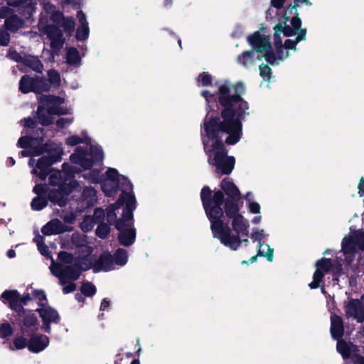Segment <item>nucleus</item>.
<instances>
[{"mask_svg": "<svg viewBox=\"0 0 364 364\" xmlns=\"http://www.w3.org/2000/svg\"><path fill=\"white\" fill-rule=\"evenodd\" d=\"M263 53H264L263 57L265 58L266 61L271 65H274L277 57L272 49V44H270V48H266V50H264Z\"/></svg>", "mask_w": 364, "mask_h": 364, "instance_id": "5fc2aeb1", "label": "nucleus"}, {"mask_svg": "<svg viewBox=\"0 0 364 364\" xmlns=\"http://www.w3.org/2000/svg\"><path fill=\"white\" fill-rule=\"evenodd\" d=\"M65 143L66 144L71 146L77 145L81 143H86L87 144H88L90 143V138L86 136L85 139H83L82 138L80 137L77 135H72L66 139Z\"/></svg>", "mask_w": 364, "mask_h": 364, "instance_id": "de8ad7c7", "label": "nucleus"}, {"mask_svg": "<svg viewBox=\"0 0 364 364\" xmlns=\"http://www.w3.org/2000/svg\"><path fill=\"white\" fill-rule=\"evenodd\" d=\"M136 235V229L129 227L124 230H121L118 234L117 239L120 245L124 247H129L135 242Z\"/></svg>", "mask_w": 364, "mask_h": 364, "instance_id": "b1692460", "label": "nucleus"}, {"mask_svg": "<svg viewBox=\"0 0 364 364\" xmlns=\"http://www.w3.org/2000/svg\"><path fill=\"white\" fill-rule=\"evenodd\" d=\"M43 86L45 84L41 80V77H31L28 75H24L19 80L18 89L23 94L34 92L36 95H41L44 92Z\"/></svg>", "mask_w": 364, "mask_h": 364, "instance_id": "9b49d317", "label": "nucleus"}, {"mask_svg": "<svg viewBox=\"0 0 364 364\" xmlns=\"http://www.w3.org/2000/svg\"><path fill=\"white\" fill-rule=\"evenodd\" d=\"M22 65L39 73H41L43 69V65L39 60V58L36 56L31 55H27L23 56Z\"/></svg>", "mask_w": 364, "mask_h": 364, "instance_id": "bb28decb", "label": "nucleus"}, {"mask_svg": "<svg viewBox=\"0 0 364 364\" xmlns=\"http://www.w3.org/2000/svg\"><path fill=\"white\" fill-rule=\"evenodd\" d=\"M255 52L253 50H245L237 58V62L242 64L245 67L247 65L249 60H253Z\"/></svg>", "mask_w": 364, "mask_h": 364, "instance_id": "c03bdc74", "label": "nucleus"}, {"mask_svg": "<svg viewBox=\"0 0 364 364\" xmlns=\"http://www.w3.org/2000/svg\"><path fill=\"white\" fill-rule=\"evenodd\" d=\"M50 189L48 187L47 184L37 183L33 188V192L37 195L38 197H48V191Z\"/></svg>", "mask_w": 364, "mask_h": 364, "instance_id": "8fccbe9b", "label": "nucleus"}, {"mask_svg": "<svg viewBox=\"0 0 364 364\" xmlns=\"http://www.w3.org/2000/svg\"><path fill=\"white\" fill-rule=\"evenodd\" d=\"M50 151L49 143H45L44 144L33 146L30 150H22L19 152V156L21 157L38 156L46 152H50Z\"/></svg>", "mask_w": 364, "mask_h": 364, "instance_id": "a878e982", "label": "nucleus"}, {"mask_svg": "<svg viewBox=\"0 0 364 364\" xmlns=\"http://www.w3.org/2000/svg\"><path fill=\"white\" fill-rule=\"evenodd\" d=\"M80 186L75 179L69 183L63 182L58 184V188H53L48 191V201L60 208L65 207L70 201V194Z\"/></svg>", "mask_w": 364, "mask_h": 364, "instance_id": "39448f33", "label": "nucleus"}, {"mask_svg": "<svg viewBox=\"0 0 364 364\" xmlns=\"http://www.w3.org/2000/svg\"><path fill=\"white\" fill-rule=\"evenodd\" d=\"M42 31L50 40L62 38L63 36V33L60 30V26L54 24L46 25Z\"/></svg>", "mask_w": 364, "mask_h": 364, "instance_id": "c756f323", "label": "nucleus"}, {"mask_svg": "<svg viewBox=\"0 0 364 364\" xmlns=\"http://www.w3.org/2000/svg\"><path fill=\"white\" fill-rule=\"evenodd\" d=\"M75 19L72 16L65 17L60 26L68 36H71L75 31Z\"/></svg>", "mask_w": 364, "mask_h": 364, "instance_id": "e433bc0d", "label": "nucleus"}, {"mask_svg": "<svg viewBox=\"0 0 364 364\" xmlns=\"http://www.w3.org/2000/svg\"><path fill=\"white\" fill-rule=\"evenodd\" d=\"M52 166V161H50V158L47 156H43L37 161L36 167V168H46L50 169V166Z\"/></svg>", "mask_w": 364, "mask_h": 364, "instance_id": "e2e57ef3", "label": "nucleus"}, {"mask_svg": "<svg viewBox=\"0 0 364 364\" xmlns=\"http://www.w3.org/2000/svg\"><path fill=\"white\" fill-rule=\"evenodd\" d=\"M119 208V206L117 204V202L114 204L109 205L106 209V219L109 225H113L114 221L117 220L116 210Z\"/></svg>", "mask_w": 364, "mask_h": 364, "instance_id": "a19ab883", "label": "nucleus"}, {"mask_svg": "<svg viewBox=\"0 0 364 364\" xmlns=\"http://www.w3.org/2000/svg\"><path fill=\"white\" fill-rule=\"evenodd\" d=\"M106 176L109 181L113 184L108 182H104L102 186V191L108 196H111L117 192L119 183V174L117 169L109 168L106 171Z\"/></svg>", "mask_w": 364, "mask_h": 364, "instance_id": "a211bd4d", "label": "nucleus"}, {"mask_svg": "<svg viewBox=\"0 0 364 364\" xmlns=\"http://www.w3.org/2000/svg\"><path fill=\"white\" fill-rule=\"evenodd\" d=\"M90 33L88 25H80L76 30L75 38L77 41H82L86 40Z\"/></svg>", "mask_w": 364, "mask_h": 364, "instance_id": "49530a36", "label": "nucleus"}, {"mask_svg": "<svg viewBox=\"0 0 364 364\" xmlns=\"http://www.w3.org/2000/svg\"><path fill=\"white\" fill-rule=\"evenodd\" d=\"M242 221L234 228L229 226V223L223 220L222 228L216 229L213 228L210 223V230L214 238H217L225 247L232 250H237L242 242H248V239H242V237H247L249 235V223L243 217Z\"/></svg>", "mask_w": 364, "mask_h": 364, "instance_id": "20e7f679", "label": "nucleus"}, {"mask_svg": "<svg viewBox=\"0 0 364 364\" xmlns=\"http://www.w3.org/2000/svg\"><path fill=\"white\" fill-rule=\"evenodd\" d=\"M65 42V39L63 36L62 38L50 39V48L54 52L58 53L63 48Z\"/></svg>", "mask_w": 364, "mask_h": 364, "instance_id": "052dcab7", "label": "nucleus"}, {"mask_svg": "<svg viewBox=\"0 0 364 364\" xmlns=\"http://www.w3.org/2000/svg\"><path fill=\"white\" fill-rule=\"evenodd\" d=\"M38 102L48 107L47 112L49 114L63 115L68 113L66 109L60 107L65 102V99L62 97L41 93L38 97Z\"/></svg>", "mask_w": 364, "mask_h": 364, "instance_id": "6e6552de", "label": "nucleus"}, {"mask_svg": "<svg viewBox=\"0 0 364 364\" xmlns=\"http://www.w3.org/2000/svg\"><path fill=\"white\" fill-rule=\"evenodd\" d=\"M11 40V36L7 30L0 27V46H7Z\"/></svg>", "mask_w": 364, "mask_h": 364, "instance_id": "0e129e2a", "label": "nucleus"}, {"mask_svg": "<svg viewBox=\"0 0 364 364\" xmlns=\"http://www.w3.org/2000/svg\"><path fill=\"white\" fill-rule=\"evenodd\" d=\"M242 123L232 130L216 129L215 134L208 135L200 132L204 152L208 156V162L215 167V172L220 175H229L234 169L235 159L228 156L227 145H235L242 136Z\"/></svg>", "mask_w": 364, "mask_h": 364, "instance_id": "7ed1b4c3", "label": "nucleus"}, {"mask_svg": "<svg viewBox=\"0 0 364 364\" xmlns=\"http://www.w3.org/2000/svg\"><path fill=\"white\" fill-rule=\"evenodd\" d=\"M24 20L16 14H12L7 17L4 21L5 29L11 33L17 32L20 28H23Z\"/></svg>", "mask_w": 364, "mask_h": 364, "instance_id": "393cba45", "label": "nucleus"}, {"mask_svg": "<svg viewBox=\"0 0 364 364\" xmlns=\"http://www.w3.org/2000/svg\"><path fill=\"white\" fill-rule=\"evenodd\" d=\"M82 198L87 205H92L97 200V191L92 187H85L82 193Z\"/></svg>", "mask_w": 364, "mask_h": 364, "instance_id": "7c9ffc66", "label": "nucleus"}, {"mask_svg": "<svg viewBox=\"0 0 364 364\" xmlns=\"http://www.w3.org/2000/svg\"><path fill=\"white\" fill-rule=\"evenodd\" d=\"M16 320L18 322L21 331L23 334L33 333L37 331L38 318L36 314L22 307L16 311Z\"/></svg>", "mask_w": 364, "mask_h": 364, "instance_id": "0eeeda50", "label": "nucleus"}, {"mask_svg": "<svg viewBox=\"0 0 364 364\" xmlns=\"http://www.w3.org/2000/svg\"><path fill=\"white\" fill-rule=\"evenodd\" d=\"M58 258L65 264H72L76 259L72 253L65 251H60L58 255Z\"/></svg>", "mask_w": 364, "mask_h": 364, "instance_id": "4d7b16f0", "label": "nucleus"}, {"mask_svg": "<svg viewBox=\"0 0 364 364\" xmlns=\"http://www.w3.org/2000/svg\"><path fill=\"white\" fill-rule=\"evenodd\" d=\"M41 80L45 84V86L43 87L44 92H49L52 85L56 88L60 86V73L54 69H50L48 71V79L41 77Z\"/></svg>", "mask_w": 364, "mask_h": 364, "instance_id": "5701e85b", "label": "nucleus"}, {"mask_svg": "<svg viewBox=\"0 0 364 364\" xmlns=\"http://www.w3.org/2000/svg\"><path fill=\"white\" fill-rule=\"evenodd\" d=\"M57 269H59V273L55 272L54 269H51L52 274L55 277L76 281L80 277L82 271H87L91 269V264H88L87 267H82L80 265V262L75 261L73 265H66L65 267L58 263Z\"/></svg>", "mask_w": 364, "mask_h": 364, "instance_id": "9d476101", "label": "nucleus"}, {"mask_svg": "<svg viewBox=\"0 0 364 364\" xmlns=\"http://www.w3.org/2000/svg\"><path fill=\"white\" fill-rule=\"evenodd\" d=\"M28 341H27L26 338L23 336H16L13 341V344L16 350H21L26 347L28 348Z\"/></svg>", "mask_w": 364, "mask_h": 364, "instance_id": "bf43d9fd", "label": "nucleus"}, {"mask_svg": "<svg viewBox=\"0 0 364 364\" xmlns=\"http://www.w3.org/2000/svg\"><path fill=\"white\" fill-rule=\"evenodd\" d=\"M291 14H294V16L291 19V27L296 31L301 28V20L299 16L297 9L293 10Z\"/></svg>", "mask_w": 364, "mask_h": 364, "instance_id": "69168bd1", "label": "nucleus"}, {"mask_svg": "<svg viewBox=\"0 0 364 364\" xmlns=\"http://www.w3.org/2000/svg\"><path fill=\"white\" fill-rule=\"evenodd\" d=\"M8 4L13 7H17L18 13L26 19H29L36 11V4L31 0H16L9 1Z\"/></svg>", "mask_w": 364, "mask_h": 364, "instance_id": "6ab92c4d", "label": "nucleus"}, {"mask_svg": "<svg viewBox=\"0 0 364 364\" xmlns=\"http://www.w3.org/2000/svg\"><path fill=\"white\" fill-rule=\"evenodd\" d=\"M113 257V263L119 266H124L128 261V253L126 250L118 248L114 252Z\"/></svg>", "mask_w": 364, "mask_h": 364, "instance_id": "473e14b6", "label": "nucleus"}, {"mask_svg": "<svg viewBox=\"0 0 364 364\" xmlns=\"http://www.w3.org/2000/svg\"><path fill=\"white\" fill-rule=\"evenodd\" d=\"M336 349L337 351L342 355L343 359H348L353 355V351L354 350L355 345L350 343L349 345L346 341L342 338L336 340Z\"/></svg>", "mask_w": 364, "mask_h": 364, "instance_id": "cd10ccee", "label": "nucleus"}, {"mask_svg": "<svg viewBox=\"0 0 364 364\" xmlns=\"http://www.w3.org/2000/svg\"><path fill=\"white\" fill-rule=\"evenodd\" d=\"M50 144V149H51L50 152H48L49 154L47 157L50 158V161H52V165L56 162H58L61 160L63 151L58 148L53 147L52 144Z\"/></svg>", "mask_w": 364, "mask_h": 364, "instance_id": "09e8293b", "label": "nucleus"}, {"mask_svg": "<svg viewBox=\"0 0 364 364\" xmlns=\"http://www.w3.org/2000/svg\"><path fill=\"white\" fill-rule=\"evenodd\" d=\"M48 203V197H35L33 198L31 206L33 210L40 211L45 208Z\"/></svg>", "mask_w": 364, "mask_h": 364, "instance_id": "4c0bfd02", "label": "nucleus"}, {"mask_svg": "<svg viewBox=\"0 0 364 364\" xmlns=\"http://www.w3.org/2000/svg\"><path fill=\"white\" fill-rule=\"evenodd\" d=\"M249 44L252 50L257 53H262L266 48H270V37L260 33L259 31L254 32L247 38Z\"/></svg>", "mask_w": 364, "mask_h": 364, "instance_id": "4468645a", "label": "nucleus"}, {"mask_svg": "<svg viewBox=\"0 0 364 364\" xmlns=\"http://www.w3.org/2000/svg\"><path fill=\"white\" fill-rule=\"evenodd\" d=\"M288 14H289V13H286L285 10L284 14V21L283 23H279L275 26H281L280 28L282 30V33H283L284 36L291 37L296 34V31L291 26L287 25V22L289 20Z\"/></svg>", "mask_w": 364, "mask_h": 364, "instance_id": "f704fd0d", "label": "nucleus"}, {"mask_svg": "<svg viewBox=\"0 0 364 364\" xmlns=\"http://www.w3.org/2000/svg\"><path fill=\"white\" fill-rule=\"evenodd\" d=\"M30 338L28 343V349L33 353H38L46 349L50 343L49 338L43 334L33 333H28Z\"/></svg>", "mask_w": 364, "mask_h": 364, "instance_id": "2eb2a0df", "label": "nucleus"}, {"mask_svg": "<svg viewBox=\"0 0 364 364\" xmlns=\"http://www.w3.org/2000/svg\"><path fill=\"white\" fill-rule=\"evenodd\" d=\"M345 311L348 317H353L357 322L364 321V305L357 299H351L345 306Z\"/></svg>", "mask_w": 364, "mask_h": 364, "instance_id": "f3484780", "label": "nucleus"}, {"mask_svg": "<svg viewBox=\"0 0 364 364\" xmlns=\"http://www.w3.org/2000/svg\"><path fill=\"white\" fill-rule=\"evenodd\" d=\"M198 85L203 87L211 86L213 83L212 75L208 72H203L197 77Z\"/></svg>", "mask_w": 364, "mask_h": 364, "instance_id": "37998d69", "label": "nucleus"}, {"mask_svg": "<svg viewBox=\"0 0 364 364\" xmlns=\"http://www.w3.org/2000/svg\"><path fill=\"white\" fill-rule=\"evenodd\" d=\"M342 250L345 254L353 253L356 250V245L354 242L353 236L345 237L341 242Z\"/></svg>", "mask_w": 364, "mask_h": 364, "instance_id": "c9c22d12", "label": "nucleus"}, {"mask_svg": "<svg viewBox=\"0 0 364 364\" xmlns=\"http://www.w3.org/2000/svg\"><path fill=\"white\" fill-rule=\"evenodd\" d=\"M245 93V86L241 81H225L215 93L203 90L201 96L206 102L207 114L200 124V132L213 135L216 129L230 131L242 124L250 114L249 103L242 97Z\"/></svg>", "mask_w": 364, "mask_h": 364, "instance_id": "f257e3e1", "label": "nucleus"}, {"mask_svg": "<svg viewBox=\"0 0 364 364\" xmlns=\"http://www.w3.org/2000/svg\"><path fill=\"white\" fill-rule=\"evenodd\" d=\"M65 231L64 225L58 219H53L48 222L41 228V232L44 235H53L63 233Z\"/></svg>", "mask_w": 364, "mask_h": 364, "instance_id": "4be33fe9", "label": "nucleus"}, {"mask_svg": "<svg viewBox=\"0 0 364 364\" xmlns=\"http://www.w3.org/2000/svg\"><path fill=\"white\" fill-rule=\"evenodd\" d=\"M80 290L82 294L87 297L93 296L97 292L96 287L90 282H82Z\"/></svg>", "mask_w": 364, "mask_h": 364, "instance_id": "ea45409f", "label": "nucleus"}, {"mask_svg": "<svg viewBox=\"0 0 364 364\" xmlns=\"http://www.w3.org/2000/svg\"><path fill=\"white\" fill-rule=\"evenodd\" d=\"M358 352L359 349L358 346H355L350 358H352L353 364H364V357L359 354Z\"/></svg>", "mask_w": 364, "mask_h": 364, "instance_id": "774afa93", "label": "nucleus"}, {"mask_svg": "<svg viewBox=\"0 0 364 364\" xmlns=\"http://www.w3.org/2000/svg\"><path fill=\"white\" fill-rule=\"evenodd\" d=\"M118 188H119L122 190V193L124 191L133 193L132 192L133 189V185L129 180V178L124 176H121V178H119V183Z\"/></svg>", "mask_w": 364, "mask_h": 364, "instance_id": "3c124183", "label": "nucleus"}, {"mask_svg": "<svg viewBox=\"0 0 364 364\" xmlns=\"http://www.w3.org/2000/svg\"><path fill=\"white\" fill-rule=\"evenodd\" d=\"M81 58L78 50L75 47H70L66 53V62L70 65H75L80 63Z\"/></svg>", "mask_w": 364, "mask_h": 364, "instance_id": "2f4dec72", "label": "nucleus"}, {"mask_svg": "<svg viewBox=\"0 0 364 364\" xmlns=\"http://www.w3.org/2000/svg\"><path fill=\"white\" fill-rule=\"evenodd\" d=\"M109 225V223L104 222L99 223L95 230V235L101 239H106L110 232Z\"/></svg>", "mask_w": 364, "mask_h": 364, "instance_id": "79ce46f5", "label": "nucleus"}, {"mask_svg": "<svg viewBox=\"0 0 364 364\" xmlns=\"http://www.w3.org/2000/svg\"><path fill=\"white\" fill-rule=\"evenodd\" d=\"M6 58L16 62L21 63L23 60V56H22L19 53H18L14 48H10L6 54Z\"/></svg>", "mask_w": 364, "mask_h": 364, "instance_id": "680f3d73", "label": "nucleus"}, {"mask_svg": "<svg viewBox=\"0 0 364 364\" xmlns=\"http://www.w3.org/2000/svg\"><path fill=\"white\" fill-rule=\"evenodd\" d=\"M65 18L63 13L59 11H56L50 15V20L58 26L61 25Z\"/></svg>", "mask_w": 364, "mask_h": 364, "instance_id": "338daca9", "label": "nucleus"}, {"mask_svg": "<svg viewBox=\"0 0 364 364\" xmlns=\"http://www.w3.org/2000/svg\"><path fill=\"white\" fill-rule=\"evenodd\" d=\"M95 273L100 272H109L114 269L113 257L108 251L101 253L97 259H95L93 265H91Z\"/></svg>", "mask_w": 364, "mask_h": 364, "instance_id": "dca6fc26", "label": "nucleus"}, {"mask_svg": "<svg viewBox=\"0 0 364 364\" xmlns=\"http://www.w3.org/2000/svg\"><path fill=\"white\" fill-rule=\"evenodd\" d=\"M117 204L119 207L125 205L122 218L127 220V227H132L134 225L133 212L136 208V200L134 193L123 191L117 199Z\"/></svg>", "mask_w": 364, "mask_h": 364, "instance_id": "423d86ee", "label": "nucleus"}, {"mask_svg": "<svg viewBox=\"0 0 364 364\" xmlns=\"http://www.w3.org/2000/svg\"><path fill=\"white\" fill-rule=\"evenodd\" d=\"M220 188L213 192L208 186L203 187L200 199L203 209L213 228H222L224 215L232 220L231 225L235 228L243 219L239 205L241 193L229 177L220 181Z\"/></svg>", "mask_w": 364, "mask_h": 364, "instance_id": "f03ea898", "label": "nucleus"}, {"mask_svg": "<svg viewBox=\"0 0 364 364\" xmlns=\"http://www.w3.org/2000/svg\"><path fill=\"white\" fill-rule=\"evenodd\" d=\"M354 239V242L356 245V247L363 251L364 250V231H356L353 235Z\"/></svg>", "mask_w": 364, "mask_h": 364, "instance_id": "864d4df0", "label": "nucleus"}, {"mask_svg": "<svg viewBox=\"0 0 364 364\" xmlns=\"http://www.w3.org/2000/svg\"><path fill=\"white\" fill-rule=\"evenodd\" d=\"M44 129L39 127L33 132V136H23L18 139L17 146L26 149L33 146L44 144Z\"/></svg>", "mask_w": 364, "mask_h": 364, "instance_id": "ddd939ff", "label": "nucleus"}, {"mask_svg": "<svg viewBox=\"0 0 364 364\" xmlns=\"http://www.w3.org/2000/svg\"><path fill=\"white\" fill-rule=\"evenodd\" d=\"M32 296L34 299H38V304L39 306H45L47 301V296L45 291L42 289H34L32 291Z\"/></svg>", "mask_w": 364, "mask_h": 364, "instance_id": "603ef678", "label": "nucleus"}, {"mask_svg": "<svg viewBox=\"0 0 364 364\" xmlns=\"http://www.w3.org/2000/svg\"><path fill=\"white\" fill-rule=\"evenodd\" d=\"M87 149L83 146H77L75 152L70 156V160L73 164L79 165L83 155H87Z\"/></svg>", "mask_w": 364, "mask_h": 364, "instance_id": "58836bf2", "label": "nucleus"}, {"mask_svg": "<svg viewBox=\"0 0 364 364\" xmlns=\"http://www.w3.org/2000/svg\"><path fill=\"white\" fill-rule=\"evenodd\" d=\"M259 75L263 77L264 80L269 81L272 74V69L267 64H261L259 67Z\"/></svg>", "mask_w": 364, "mask_h": 364, "instance_id": "13d9d810", "label": "nucleus"}, {"mask_svg": "<svg viewBox=\"0 0 364 364\" xmlns=\"http://www.w3.org/2000/svg\"><path fill=\"white\" fill-rule=\"evenodd\" d=\"M316 270L313 274V281L309 284V287L311 289L319 287L323 282L325 275L329 273L333 268V262L331 259L323 257L316 261L315 264Z\"/></svg>", "mask_w": 364, "mask_h": 364, "instance_id": "1a4fd4ad", "label": "nucleus"}, {"mask_svg": "<svg viewBox=\"0 0 364 364\" xmlns=\"http://www.w3.org/2000/svg\"><path fill=\"white\" fill-rule=\"evenodd\" d=\"M90 156L94 164L102 161L104 153L102 147L99 145H90Z\"/></svg>", "mask_w": 364, "mask_h": 364, "instance_id": "72a5a7b5", "label": "nucleus"}, {"mask_svg": "<svg viewBox=\"0 0 364 364\" xmlns=\"http://www.w3.org/2000/svg\"><path fill=\"white\" fill-rule=\"evenodd\" d=\"M95 224L96 223L91 218V215H85L80 225V228L82 232H88L93 229Z\"/></svg>", "mask_w": 364, "mask_h": 364, "instance_id": "a18cd8bd", "label": "nucleus"}, {"mask_svg": "<svg viewBox=\"0 0 364 364\" xmlns=\"http://www.w3.org/2000/svg\"><path fill=\"white\" fill-rule=\"evenodd\" d=\"M344 323L341 316L336 314L331 316V335L333 339L338 340L342 338L344 334Z\"/></svg>", "mask_w": 364, "mask_h": 364, "instance_id": "412c9836", "label": "nucleus"}, {"mask_svg": "<svg viewBox=\"0 0 364 364\" xmlns=\"http://www.w3.org/2000/svg\"><path fill=\"white\" fill-rule=\"evenodd\" d=\"M37 118L39 120V123L42 126H49L53 124V114H49L47 109H45V106L40 105L38 106L36 111Z\"/></svg>", "mask_w": 364, "mask_h": 364, "instance_id": "c85d7f7f", "label": "nucleus"}, {"mask_svg": "<svg viewBox=\"0 0 364 364\" xmlns=\"http://www.w3.org/2000/svg\"><path fill=\"white\" fill-rule=\"evenodd\" d=\"M0 299L3 303L8 301L9 307L16 312L23 306L19 303V292L16 290H5L0 296Z\"/></svg>", "mask_w": 364, "mask_h": 364, "instance_id": "aec40b11", "label": "nucleus"}, {"mask_svg": "<svg viewBox=\"0 0 364 364\" xmlns=\"http://www.w3.org/2000/svg\"><path fill=\"white\" fill-rule=\"evenodd\" d=\"M36 311L42 319L41 329L45 333L50 334L51 332L50 324L52 323L55 324L60 323V317L58 312L53 307L46 306V304L45 306H41L40 309H37Z\"/></svg>", "mask_w": 364, "mask_h": 364, "instance_id": "f8f14e48", "label": "nucleus"}, {"mask_svg": "<svg viewBox=\"0 0 364 364\" xmlns=\"http://www.w3.org/2000/svg\"><path fill=\"white\" fill-rule=\"evenodd\" d=\"M14 333L11 326L9 323H4L0 325V338H6Z\"/></svg>", "mask_w": 364, "mask_h": 364, "instance_id": "6e6d98bb", "label": "nucleus"}]
</instances>
